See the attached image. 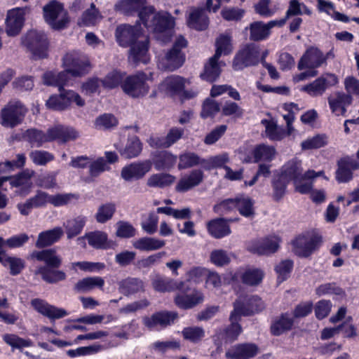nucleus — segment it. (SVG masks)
<instances>
[{"label":"nucleus","instance_id":"1","mask_svg":"<svg viewBox=\"0 0 359 359\" xmlns=\"http://www.w3.org/2000/svg\"><path fill=\"white\" fill-rule=\"evenodd\" d=\"M66 70L59 73L47 72L42 76L43 83L46 86H57L59 90L69 84L70 77L81 76L86 74L90 67L88 59L78 52L67 53L63 58Z\"/></svg>","mask_w":359,"mask_h":359},{"label":"nucleus","instance_id":"2","mask_svg":"<svg viewBox=\"0 0 359 359\" xmlns=\"http://www.w3.org/2000/svg\"><path fill=\"white\" fill-rule=\"evenodd\" d=\"M115 36L119 46L124 48L130 46V60L135 63L147 62L149 39L139 25H120L116 29Z\"/></svg>","mask_w":359,"mask_h":359},{"label":"nucleus","instance_id":"3","mask_svg":"<svg viewBox=\"0 0 359 359\" xmlns=\"http://www.w3.org/2000/svg\"><path fill=\"white\" fill-rule=\"evenodd\" d=\"M140 19L146 27L156 34V38L163 43L170 39V29L174 26V18L166 12L155 13L152 6L140 13Z\"/></svg>","mask_w":359,"mask_h":359},{"label":"nucleus","instance_id":"4","mask_svg":"<svg viewBox=\"0 0 359 359\" xmlns=\"http://www.w3.org/2000/svg\"><path fill=\"white\" fill-rule=\"evenodd\" d=\"M187 46V40L182 36H178L172 48L165 53L160 61V67L168 71H174L180 67L185 60V56L182 52V49Z\"/></svg>","mask_w":359,"mask_h":359},{"label":"nucleus","instance_id":"5","mask_svg":"<svg viewBox=\"0 0 359 359\" xmlns=\"http://www.w3.org/2000/svg\"><path fill=\"white\" fill-rule=\"evenodd\" d=\"M22 43L32 53L34 59L47 57L48 41L43 32L32 30L22 39Z\"/></svg>","mask_w":359,"mask_h":359},{"label":"nucleus","instance_id":"6","mask_svg":"<svg viewBox=\"0 0 359 359\" xmlns=\"http://www.w3.org/2000/svg\"><path fill=\"white\" fill-rule=\"evenodd\" d=\"M43 15L46 22L54 29H63L69 22L67 13L56 1H52L43 7Z\"/></svg>","mask_w":359,"mask_h":359},{"label":"nucleus","instance_id":"7","mask_svg":"<svg viewBox=\"0 0 359 359\" xmlns=\"http://www.w3.org/2000/svg\"><path fill=\"white\" fill-rule=\"evenodd\" d=\"M147 76L140 72L126 77L121 84L123 91L128 96L138 98L144 96L149 92L146 83Z\"/></svg>","mask_w":359,"mask_h":359},{"label":"nucleus","instance_id":"8","mask_svg":"<svg viewBox=\"0 0 359 359\" xmlns=\"http://www.w3.org/2000/svg\"><path fill=\"white\" fill-rule=\"evenodd\" d=\"M25 113L26 109L21 102H10L1 109V123L4 127L13 128L22 121Z\"/></svg>","mask_w":359,"mask_h":359},{"label":"nucleus","instance_id":"9","mask_svg":"<svg viewBox=\"0 0 359 359\" xmlns=\"http://www.w3.org/2000/svg\"><path fill=\"white\" fill-rule=\"evenodd\" d=\"M280 242L279 236H268L250 242L248 245V250L259 255H270L278 251Z\"/></svg>","mask_w":359,"mask_h":359},{"label":"nucleus","instance_id":"10","mask_svg":"<svg viewBox=\"0 0 359 359\" xmlns=\"http://www.w3.org/2000/svg\"><path fill=\"white\" fill-rule=\"evenodd\" d=\"M178 318V313L175 311L163 310L157 311L151 316L142 317V324L149 330L156 327L165 328L172 325Z\"/></svg>","mask_w":359,"mask_h":359},{"label":"nucleus","instance_id":"11","mask_svg":"<svg viewBox=\"0 0 359 359\" xmlns=\"http://www.w3.org/2000/svg\"><path fill=\"white\" fill-rule=\"evenodd\" d=\"M259 59V47L255 44H250L237 53L233 60V67L235 70H241L249 66L257 65Z\"/></svg>","mask_w":359,"mask_h":359},{"label":"nucleus","instance_id":"12","mask_svg":"<svg viewBox=\"0 0 359 359\" xmlns=\"http://www.w3.org/2000/svg\"><path fill=\"white\" fill-rule=\"evenodd\" d=\"M233 307L234 309L231 311V318H233L236 314L241 317L261 311L265 306L259 297L247 296L243 300L241 298L237 299L233 304Z\"/></svg>","mask_w":359,"mask_h":359},{"label":"nucleus","instance_id":"13","mask_svg":"<svg viewBox=\"0 0 359 359\" xmlns=\"http://www.w3.org/2000/svg\"><path fill=\"white\" fill-rule=\"evenodd\" d=\"M320 241V238L318 236H299L292 241V250L300 257H308L317 249Z\"/></svg>","mask_w":359,"mask_h":359},{"label":"nucleus","instance_id":"14","mask_svg":"<svg viewBox=\"0 0 359 359\" xmlns=\"http://www.w3.org/2000/svg\"><path fill=\"white\" fill-rule=\"evenodd\" d=\"M152 168L150 160H144L131 163L124 166L121 172V177L126 182L142 179Z\"/></svg>","mask_w":359,"mask_h":359},{"label":"nucleus","instance_id":"15","mask_svg":"<svg viewBox=\"0 0 359 359\" xmlns=\"http://www.w3.org/2000/svg\"><path fill=\"white\" fill-rule=\"evenodd\" d=\"M259 348L254 343H241L229 348L225 353L227 359H250L258 355Z\"/></svg>","mask_w":359,"mask_h":359},{"label":"nucleus","instance_id":"16","mask_svg":"<svg viewBox=\"0 0 359 359\" xmlns=\"http://www.w3.org/2000/svg\"><path fill=\"white\" fill-rule=\"evenodd\" d=\"M327 101L333 114L336 116H345L346 108L352 104L353 97L344 92L337 91L330 95Z\"/></svg>","mask_w":359,"mask_h":359},{"label":"nucleus","instance_id":"17","mask_svg":"<svg viewBox=\"0 0 359 359\" xmlns=\"http://www.w3.org/2000/svg\"><path fill=\"white\" fill-rule=\"evenodd\" d=\"M28 8H16L8 11L6 18V31L8 36H15L20 33L24 23V15Z\"/></svg>","mask_w":359,"mask_h":359},{"label":"nucleus","instance_id":"18","mask_svg":"<svg viewBox=\"0 0 359 359\" xmlns=\"http://www.w3.org/2000/svg\"><path fill=\"white\" fill-rule=\"evenodd\" d=\"M324 63V54L317 47L311 46L302 56L298 63V69L299 70L306 68L314 69Z\"/></svg>","mask_w":359,"mask_h":359},{"label":"nucleus","instance_id":"19","mask_svg":"<svg viewBox=\"0 0 359 359\" xmlns=\"http://www.w3.org/2000/svg\"><path fill=\"white\" fill-rule=\"evenodd\" d=\"M31 305L38 313L51 320L60 319L68 315V312L65 309L57 308L40 299H32Z\"/></svg>","mask_w":359,"mask_h":359},{"label":"nucleus","instance_id":"20","mask_svg":"<svg viewBox=\"0 0 359 359\" xmlns=\"http://www.w3.org/2000/svg\"><path fill=\"white\" fill-rule=\"evenodd\" d=\"M337 82V77L334 74H327L326 77H320L311 83L305 86L303 90L311 96H320L324 93L327 86L334 85Z\"/></svg>","mask_w":359,"mask_h":359},{"label":"nucleus","instance_id":"21","mask_svg":"<svg viewBox=\"0 0 359 359\" xmlns=\"http://www.w3.org/2000/svg\"><path fill=\"white\" fill-rule=\"evenodd\" d=\"M49 132L50 142L57 141L60 143H65L74 140L79 137V133L74 128L65 126L50 128Z\"/></svg>","mask_w":359,"mask_h":359},{"label":"nucleus","instance_id":"22","mask_svg":"<svg viewBox=\"0 0 359 359\" xmlns=\"http://www.w3.org/2000/svg\"><path fill=\"white\" fill-rule=\"evenodd\" d=\"M204 299L203 294L198 290H194L191 294H180L175 295L174 302L180 309H189L197 304L203 302Z\"/></svg>","mask_w":359,"mask_h":359},{"label":"nucleus","instance_id":"23","mask_svg":"<svg viewBox=\"0 0 359 359\" xmlns=\"http://www.w3.org/2000/svg\"><path fill=\"white\" fill-rule=\"evenodd\" d=\"M240 318L239 316L236 314L234 318H231V314L229 317L231 325L217 333V339L224 341L225 343H232L236 341L242 332V327L238 323Z\"/></svg>","mask_w":359,"mask_h":359},{"label":"nucleus","instance_id":"24","mask_svg":"<svg viewBox=\"0 0 359 359\" xmlns=\"http://www.w3.org/2000/svg\"><path fill=\"white\" fill-rule=\"evenodd\" d=\"M203 179L202 170L196 169L192 170L189 175L181 178L175 187L177 192H186L201 184Z\"/></svg>","mask_w":359,"mask_h":359},{"label":"nucleus","instance_id":"25","mask_svg":"<svg viewBox=\"0 0 359 359\" xmlns=\"http://www.w3.org/2000/svg\"><path fill=\"white\" fill-rule=\"evenodd\" d=\"M203 179L202 170L196 169L192 170L189 175L181 178L175 187L177 192H186L201 184Z\"/></svg>","mask_w":359,"mask_h":359},{"label":"nucleus","instance_id":"26","mask_svg":"<svg viewBox=\"0 0 359 359\" xmlns=\"http://www.w3.org/2000/svg\"><path fill=\"white\" fill-rule=\"evenodd\" d=\"M238 219L217 218L208 223V232L215 238H221L231 233L228 222L237 221Z\"/></svg>","mask_w":359,"mask_h":359},{"label":"nucleus","instance_id":"27","mask_svg":"<svg viewBox=\"0 0 359 359\" xmlns=\"http://www.w3.org/2000/svg\"><path fill=\"white\" fill-rule=\"evenodd\" d=\"M320 176H323L325 179L327 180L324 176V171L316 172L313 170H309L304 174V176L294 182L296 191L303 194L311 192L313 187L312 180Z\"/></svg>","mask_w":359,"mask_h":359},{"label":"nucleus","instance_id":"28","mask_svg":"<svg viewBox=\"0 0 359 359\" xmlns=\"http://www.w3.org/2000/svg\"><path fill=\"white\" fill-rule=\"evenodd\" d=\"M64 231L61 227L41 232L37 238L35 245L38 248H43L58 241L63 236Z\"/></svg>","mask_w":359,"mask_h":359},{"label":"nucleus","instance_id":"29","mask_svg":"<svg viewBox=\"0 0 359 359\" xmlns=\"http://www.w3.org/2000/svg\"><path fill=\"white\" fill-rule=\"evenodd\" d=\"M118 290L123 295L128 297L140 292H144V283L140 278L128 277L118 283Z\"/></svg>","mask_w":359,"mask_h":359},{"label":"nucleus","instance_id":"30","mask_svg":"<svg viewBox=\"0 0 359 359\" xmlns=\"http://www.w3.org/2000/svg\"><path fill=\"white\" fill-rule=\"evenodd\" d=\"M33 258L43 262L47 267L59 268L62 264L61 257L57 255L53 249H46L41 251H34L32 254Z\"/></svg>","mask_w":359,"mask_h":359},{"label":"nucleus","instance_id":"31","mask_svg":"<svg viewBox=\"0 0 359 359\" xmlns=\"http://www.w3.org/2000/svg\"><path fill=\"white\" fill-rule=\"evenodd\" d=\"M146 0H120L116 5L115 9L125 15H133L135 13L142 12L147 7L144 6Z\"/></svg>","mask_w":359,"mask_h":359},{"label":"nucleus","instance_id":"32","mask_svg":"<svg viewBox=\"0 0 359 359\" xmlns=\"http://www.w3.org/2000/svg\"><path fill=\"white\" fill-rule=\"evenodd\" d=\"M86 239L88 244L95 249H106L108 247L107 235L106 233L100 231H95L87 233L84 236L79 237L78 242L84 243ZM85 245V243H83Z\"/></svg>","mask_w":359,"mask_h":359},{"label":"nucleus","instance_id":"33","mask_svg":"<svg viewBox=\"0 0 359 359\" xmlns=\"http://www.w3.org/2000/svg\"><path fill=\"white\" fill-rule=\"evenodd\" d=\"M104 280L100 276L86 277L79 280L74 286V290L79 293L88 292L96 287L102 289Z\"/></svg>","mask_w":359,"mask_h":359},{"label":"nucleus","instance_id":"34","mask_svg":"<svg viewBox=\"0 0 359 359\" xmlns=\"http://www.w3.org/2000/svg\"><path fill=\"white\" fill-rule=\"evenodd\" d=\"M165 242L154 237H142L133 241V246L140 251H154L162 248Z\"/></svg>","mask_w":359,"mask_h":359},{"label":"nucleus","instance_id":"35","mask_svg":"<svg viewBox=\"0 0 359 359\" xmlns=\"http://www.w3.org/2000/svg\"><path fill=\"white\" fill-rule=\"evenodd\" d=\"M187 24L196 30H203L208 27L209 20L203 9L196 8L189 13Z\"/></svg>","mask_w":359,"mask_h":359},{"label":"nucleus","instance_id":"36","mask_svg":"<svg viewBox=\"0 0 359 359\" xmlns=\"http://www.w3.org/2000/svg\"><path fill=\"white\" fill-rule=\"evenodd\" d=\"M102 16L100 11L96 8L94 3L87 8L78 20V25L82 26H94L101 20Z\"/></svg>","mask_w":359,"mask_h":359},{"label":"nucleus","instance_id":"37","mask_svg":"<svg viewBox=\"0 0 359 359\" xmlns=\"http://www.w3.org/2000/svg\"><path fill=\"white\" fill-rule=\"evenodd\" d=\"M56 268L40 266L37 269L35 274L41 276V278L48 283H56L66 279V273L63 271L56 270Z\"/></svg>","mask_w":359,"mask_h":359},{"label":"nucleus","instance_id":"38","mask_svg":"<svg viewBox=\"0 0 359 359\" xmlns=\"http://www.w3.org/2000/svg\"><path fill=\"white\" fill-rule=\"evenodd\" d=\"M24 137L29 142L32 147H39L43 143L50 142L49 129L46 133L35 128L28 129L24 135Z\"/></svg>","mask_w":359,"mask_h":359},{"label":"nucleus","instance_id":"39","mask_svg":"<svg viewBox=\"0 0 359 359\" xmlns=\"http://www.w3.org/2000/svg\"><path fill=\"white\" fill-rule=\"evenodd\" d=\"M142 150V144L140 139L133 136L128 139L124 148L119 150L120 154L127 159L137 157Z\"/></svg>","mask_w":359,"mask_h":359},{"label":"nucleus","instance_id":"40","mask_svg":"<svg viewBox=\"0 0 359 359\" xmlns=\"http://www.w3.org/2000/svg\"><path fill=\"white\" fill-rule=\"evenodd\" d=\"M294 323L293 318L288 313L282 314L276 318L271 326V333L278 336L292 329Z\"/></svg>","mask_w":359,"mask_h":359},{"label":"nucleus","instance_id":"41","mask_svg":"<svg viewBox=\"0 0 359 359\" xmlns=\"http://www.w3.org/2000/svg\"><path fill=\"white\" fill-rule=\"evenodd\" d=\"M218 60L219 58L215 56L209 59L208 63L205 65L203 73L201 74L203 79L209 82H214L217 80L221 73V63Z\"/></svg>","mask_w":359,"mask_h":359},{"label":"nucleus","instance_id":"42","mask_svg":"<svg viewBox=\"0 0 359 359\" xmlns=\"http://www.w3.org/2000/svg\"><path fill=\"white\" fill-rule=\"evenodd\" d=\"M175 177L168 173H157L150 175L147 180V185L153 188H165L172 184Z\"/></svg>","mask_w":359,"mask_h":359},{"label":"nucleus","instance_id":"43","mask_svg":"<svg viewBox=\"0 0 359 359\" xmlns=\"http://www.w3.org/2000/svg\"><path fill=\"white\" fill-rule=\"evenodd\" d=\"M177 161V156L168 151L158 153L154 160V165L156 170H170Z\"/></svg>","mask_w":359,"mask_h":359},{"label":"nucleus","instance_id":"44","mask_svg":"<svg viewBox=\"0 0 359 359\" xmlns=\"http://www.w3.org/2000/svg\"><path fill=\"white\" fill-rule=\"evenodd\" d=\"M261 123L265 128L266 137L271 140H280L287 135L284 128L278 126L273 120L263 119Z\"/></svg>","mask_w":359,"mask_h":359},{"label":"nucleus","instance_id":"45","mask_svg":"<svg viewBox=\"0 0 359 359\" xmlns=\"http://www.w3.org/2000/svg\"><path fill=\"white\" fill-rule=\"evenodd\" d=\"M236 198V208L240 214L248 218H252L255 214L254 201L248 196L239 195Z\"/></svg>","mask_w":359,"mask_h":359},{"label":"nucleus","instance_id":"46","mask_svg":"<svg viewBox=\"0 0 359 359\" xmlns=\"http://www.w3.org/2000/svg\"><path fill=\"white\" fill-rule=\"evenodd\" d=\"M252 154L255 163L260 161H271L276 156V150L271 146L259 144L253 149Z\"/></svg>","mask_w":359,"mask_h":359},{"label":"nucleus","instance_id":"47","mask_svg":"<svg viewBox=\"0 0 359 359\" xmlns=\"http://www.w3.org/2000/svg\"><path fill=\"white\" fill-rule=\"evenodd\" d=\"M184 133L183 128L177 127L172 128L167 135L162 139H158L155 146L162 148H168L182 138Z\"/></svg>","mask_w":359,"mask_h":359},{"label":"nucleus","instance_id":"48","mask_svg":"<svg viewBox=\"0 0 359 359\" xmlns=\"http://www.w3.org/2000/svg\"><path fill=\"white\" fill-rule=\"evenodd\" d=\"M86 224V219L79 216L69 219L65 223V231L68 239H71L79 235Z\"/></svg>","mask_w":359,"mask_h":359},{"label":"nucleus","instance_id":"49","mask_svg":"<svg viewBox=\"0 0 359 359\" xmlns=\"http://www.w3.org/2000/svg\"><path fill=\"white\" fill-rule=\"evenodd\" d=\"M302 172L301 162L298 161H291L285 165L284 170L280 175H285V179L288 181L290 180H293L294 182L304 176V174Z\"/></svg>","mask_w":359,"mask_h":359},{"label":"nucleus","instance_id":"50","mask_svg":"<svg viewBox=\"0 0 359 359\" xmlns=\"http://www.w3.org/2000/svg\"><path fill=\"white\" fill-rule=\"evenodd\" d=\"M182 335L185 340L194 344H198L205 337V332L201 327L190 326L182 330Z\"/></svg>","mask_w":359,"mask_h":359},{"label":"nucleus","instance_id":"51","mask_svg":"<svg viewBox=\"0 0 359 359\" xmlns=\"http://www.w3.org/2000/svg\"><path fill=\"white\" fill-rule=\"evenodd\" d=\"M232 51L231 36L221 34L216 40V51L213 56L219 59L222 55H228Z\"/></svg>","mask_w":359,"mask_h":359},{"label":"nucleus","instance_id":"52","mask_svg":"<svg viewBox=\"0 0 359 359\" xmlns=\"http://www.w3.org/2000/svg\"><path fill=\"white\" fill-rule=\"evenodd\" d=\"M269 35L266 24L262 22H254L250 25V38L253 41H261Z\"/></svg>","mask_w":359,"mask_h":359},{"label":"nucleus","instance_id":"53","mask_svg":"<svg viewBox=\"0 0 359 359\" xmlns=\"http://www.w3.org/2000/svg\"><path fill=\"white\" fill-rule=\"evenodd\" d=\"M179 160V170L191 168L199 164H203L205 162V160H201L200 157L193 152H186L180 155Z\"/></svg>","mask_w":359,"mask_h":359},{"label":"nucleus","instance_id":"54","mask_svg":"<svg viewBox=\"0 0 359 359\" xmlns=\"http://www.w3.org/2000/svg\"><path fill=\"white\" fill-rule=\"evenodd\" d=\"M116 212V205L113 203L101 205L95 214V219L98 223L104 224L110 220Z\"/></svg>","mask_w":359,"mask_h":359},{"label":"nucleus","instance_id":"55","mask_svg":"<svg viewBox=\"0 0 359 359\" xmlns=\"http://www.w3.org/2000/svg\"><path fill=\"white\" fill-rule=\"evenodd\" d=\"M264 276V273L261 269H248L243 273L242 280L244 283L254 286L262 282Z\"/></svg>","mask_w":359,"mask_h":359},{"label":"nucleus","instance_id":"56","mask_svg":"<svg viewBox=\"0 0 359 359\" xmlns=\"http://www.w3.org/2000/svg\"><path fill=\"white\" fill-rule=\"evenodd\" d=\"M124 74L117 70H113L109 72L106 76L102 79V85L107 89H113L123 83Z\"/></svg>","mask_w":359,"mask_h":359},{"label":"nucleus","instance_id":"57","mask_svg":"<svg viewBox=\"0 0 359 359\" xmlns=\"http://www.w3.org/2000/svg\"><path fill=\"white\" fill-rule=\"evenodd\" d=\"M351 164L344 159L338 161V169L336 172V178L339 182H347L352 179Z\"/></svg>","mask_w":359,"mask_h":359},{"label":"nucleus","instance_id":"58","mask_svg":"<svg viewBox=\"0 0 359 359\" xmlns=\"http://www.w3.org/2000/svg\"><path fill=\"white\" fill-rule=\"evenodd\" d=\"M165 255V252H159L148 257H143L136 262L135 266L139 270L149 269L158 264L161 262V258Z\"/></svg>","mask_w":359,"mask_h":359},{"label":"nucleus","instance_id":"59","mask_svg":"<svg viewBox=\"0 0 359 359\" xmlns=\"http://www.w3.org/2000/svg\"><path fill=\"white\" fill-rule=\"evenodd\" d=\"M288 180L285 179V175H279L275 178L272 182L273 197L274 200H280L285 194L286 187Z\"/></svg>","mask_w":359,"mask_h":359},{"label":"nucleus","instance_id":"60","mask_svg":"<svg viewBox=\"0 0 359 359\" xmlns=\"http://www.w3.org/2000/svg\"><path fill=\"white\" fill-rule=\"evenodd\" d=\"M172 278H163L160 275H156L151 281L154 290L159 292H172Z\"/></svg>","mask_w":359,"mask_h":359},{"label":"nucleus","instance_id":"61","mask_svg":"<svg viewBox=\"0 0 359 359\" xmlns=\"http://www.w3.org/2000/svg\"><path fill=\"white\" fill-rule=\"evenodd\" d=\"M293 268V262L290 259L282 260L275 266V271L278 275V281L282 283L290 276Z\"/></svg>","mask_w":359,"mask_h":359},{"label":"nucleus","instance_id":"62","mask_svg":"<svg viewBox=\"0 0 359 359\" xmlns=\"http://www.w3.org/2000/svg\"><path fill=\"white\" fill-rule=\"evenodd\" d=\"M210 260L217 266H223L227 265L231 262V257L226 250L217 249L210 252Z\"/></svg>","mask_w":359,"mask_h":359},{"label":"nucleus","instance_id":"63","mask_svg":"<svg viewBox=\"0 0 359 359\" xmlns=\"http://www.w3.org/2000/svg\"><path fill=\"white\" fill-rule=\"evenodd\" d=\"M327 143V137L325 135H317L303 141L301 147L304 150L313 149L324 147Z\"/></svg>","mask_w":359,"mask_h":359},{"label":"nucleus","instance_id":"64","mask_svg":"<svg viewBox=\"0 0 359 359\" xmlns=\"http://www.w3.org/2000/svg\"><path fill=\"white\" fill-rule=\"evenodd\" d=\"M33 175L34 171L25 170L15 176L9 177L10 184L13 187L29 185L30 184V179Z\"/></svg>","mask_w":359,"mask_h":359}]
</instances>
